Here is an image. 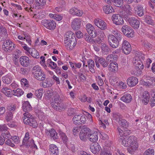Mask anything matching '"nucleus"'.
<instances>
[{"instance_id":"obj_1","label":"nucleus","mask_w":155,"mask_h":155,"mask_svg":"<svg viewBox=\"0 0 155 155\" xmlns=\"http://www.w3.org/2000/svg\"><path fill=\"white\" fill-rule=\"evenodd\" d=\"M122 39V35L119 33H116L114 35L109 34L108 36L109 44L114 48H117L119 46L120 42Z\"/></svg>"},{"instance_id":"obj_2","label":"nucleus","mask_w":155,"mask_h":155,"mask_svg":"<svg viewBox=\"0 0 155 155\" xmlns=\"http://www.w3.org/2000/svg\"><path fill=\"white\" fill-rule=\"evenodd\" d=\"M23 114L24 116L22 118L23 122L25 124L28 125L33 128L37 127V122L32 115L29 113H25Z\"/></svg>"},{"instance_id":"obj_3","label":"nucleus","mask_w":155,"mask_h":155,"mask_svg":"<svg viewBox=\"0 0 155 155\" xmlns=\"http://www.w3.org/2000/svg\"><path fill=\"white\" fill-rule=\"evenodd\" d=\"M128 147L127 150L129 153L132 154L136 150L138 147L136 138L134 136H128Z\"/></svg>"},{"instance_id":"obj_4","label":"nucleus","mask_w":155,"mask_h":155,"mask_svg":"<svg viewBox=\"0 0 155 155\" xmlns=\"http://www.w3.org/2000/svg\"><path fill=\"white\" fill-rule=\"evenodd\" d=\"M118 122L122 126L121 128L119 127L117 128L120 134H122V133L125 134H129L130 131L127 128L129 125L127 121L124 119H122Z\"/></svg>"},{"instance_id":"obj_5","label":"nucleus","mask_w":155,"mask_h":155,"mask_svg":"<svg viewBox=\"0 0 155 155\" xmlns=\"http://www.w3.org/2000/svg\"><path fill=\"white\" fill-rule=\"evenodd\" d=\"M124 18L125 20L128 22L133 28L138 29L140 26L139 21L134 17H132L127 15H124Z\"/></svg>"},{"instance_id":"obj_6","label":"nucleus","mask_w":155,"mask_h":155,"mask_svg":"<svg viewBox=\"0 0 155 155\" xmlns=\"http://www.w3.org/2000/svg\"><path fill=\"white\" fill-rule=\"evenodd\" d=\"M87 118L85 115L76 114L72 118L73 123L77 125L84 124L87 121Z\"/></svg>"},{"instance_id":"obj_7","label":"nucleus","mask_w":155,"mask_h":155,"mask_svg":"<svg viewBox=\"0 0 155 155\" xmlns=\"http://www.w3.org/2000/svg\"><path fill=\"white\" fill-rule=\"evenodd\" d=\"M2 47L5 51L10 52L14 49L15 46L11 41L6 40L3 43Z\"/></svg>"},{"instance_id":"obj_8","label":"nucleus","mask_w":155,"mask_h":155,"mask_svg":"<svg viewBox=\"0 0 155 155\" xmlns=\"http://www.w3.org/2000/svg\"><path fill=\"white\" fill-rule=\"evenodd\" d=\"M41 23L44 27L51 30H54L56 27L55 22L51 20L44 19L42 20Z\"/></svg>"},{"instance_id":"obj_9","label":"nucleus","mask_w":155,"mask_h":155,"mask_svg":"<svg viewBox=\"0 0 155 155\" xmlns=\"http://www.w3.org/2000/svg\"><path fill=\"white\" fill-rule=\"evenodd\" d=\"M111 18L113 23L116 25H122L124 23L123 18L119 14H113L112 15Z\"/></svg>"},{"instance_id":"obj_10","label":"nucleus","mask_w":155,"mask_h":155,"mask_svg":"<svg viewBox=\"0 0 155 155\" xmlns=\"http://www.w3.org/2000/svg\"><path fill=\"white\" fill-rule=\"evenodd\" d=\"M122 49L123 52L126 54L130 53L131 50V47L128 41L126 40L123 41L122 46Z\"/></svg>"},{"instance_id":"obj_11","label":"nucleus","mask_w":155,"mask_h":155,"mask_svg":"<svg viewBox=\"0 0 155 155\" xmlns=\"http://www.w3.org/2000/svg\"><path fill=\"white\" fill-rule=\"evenodd\" d=\"M86 28L87 32L92 38L96 37L97 32L91 24H87L86 25Z\"/></svg>"},{"instance_id":"obj_12","label":"nucleus","mask_w":155,"mask_h":155,"mask_svg":"<svg viewBox=\"0 0 155 155\" xmlns=\"http://www.w3.org/2000/svg\"><path fill=\"white\" fill-rule=\"evenodd\" d=\"M120 135L119 133V135H120L119 138L118 140L119 142H121L122 144L125 147H128V135L129 134H125L122 133V134H120Z\"/></svg>"},{"instance_id":"obj_13","label":"nucleus","mask_w":155,"mask_h":155,"mask_svg":"<svg viewBox=\"0 0 155 155\" xmlns=\"http://www.w3.org/2000/svg\"><path fill=\"white\" fill-rule=\"evenodd\" d=\"M61 100L59 95H56L54 97L51 105L53 108L56 110V108H58L61 104Z\"/></svg>"},{"instance_id":"obj_14","label":"nucleus","mask_w":155,"mask_h":155,"mask_svg":"<svg viewBox=\"0 0 155 155\" xmlns=\"http://www.w3.org/2000/svg\"><path fill=\"white\" fill-rule=\"evenodd\" d=\"M81 20L80 18H74L71 24L72 28L74 30L79 29L81 26Z\"/></svg>"},{"instance_id":"obj_15","label":"nucleus","mask_w":155,"mask_h":155,"mask_svg":"<svg viewBox=\"0 0 155 155\" xmlns=\"http://www.w3.org/2000/svg\"><path fill=\"white\" fill-rule=\"evenodd\" d=\"M94 23L96 25L102 30H105L107 28L105 23L102 20L97 18L94 20Z\"/></svg>"},{"instance_id":"obj_16","label":"nucleus","mask_w":155,"mask_h":155,"mask_svg":"<svg viewBox=\"0 0 155 155\" xmlns=\"http://www.w3.org/2000/svg\"><path fill=\"white\" fill-rule=\"evenodd\" d=\"M8 36L6 29L2 26H0V41L6 40Z\"/></svg>"},{"instance_id":"obj_17","label":"nucleus","mask_w":155,"mask_h":155,"mask_svg":"<svg viewBox=\"0 0 155 155\" xmlns=\"http://www.w3.org/2000/svg\"><path fill=\"white\" fill-rule=\"evenodd\" d=\"M127 84L130 87L135 86L138 83V79L135 77H130L127 80Z\"/></svg>"},{"instance_id":"obj_18","label":"nucleus","mask_w":155,"mask_h":155,"mask_svg":"<svg viewBox=\"0 0 155 155\" xmlns=\"http://www.w3.org/2000/svg\"><path fill=\"white\" fill-rule=\"evenodd\" d=\"M49 151L50 155H59V151L57 147L54 144L49 146Z\"/></svg>"},{"instance_id":"obj_19","label":"nucleus","mask_w":155,"mask_h":155,"mask_svg":"<svg viewBox=\"0 0 155 155\" xmlns=\"http://www.w3.org/2000/svg\"><path fill=\"white\" fill-rule=\"evenodd\" d=\"M71 41L70 42H68V41L67 42L65 41V42H64L67 49L69 50H72L74 47L76 46L77 44V41L76 38L72 39V40H71Z\"/></svg>"},{"instance_id":"obj_20","label":"nucleus","mask_w":155,"mask_h":155,"mask_svg":"<svg viewBox=\"0 0 155 155\" xmlns=\"http://www.w3.org/2000/svg\"><path fill=\"white\" fill-rule=\"evenodd\" d=\"M118 70V64L115 62L111 63L108 65V70L110 72L115 73Z\"/></svg>"},{"instance_id":"obj_21","label":"nucleus","mask_w":155,"mask_h":155,"mask_svg":"<svg viewBox=\"0 0 155 155\" xmlns=\"http://www.w3.org/2000/svg\"><path fill=\"white\" fill-rule=\"evenodd\" d=\"M33 77L37 80L41 81H44L46 77L45 73L42 70Z\"/></svg>"},{"instance_id":"obj_22","label":"nucleus","mask_w":155,"mask_h":155,"mask_svg":"<svg viewBox=\"0 0 155 155\" xmlns=\"http://www.w3.org/2000/svg\"><path fill=\"white\" fill-rule=\"evenodd\" d=\"M33 77L37 80L41 81H44L46 77L45 73L42 70Z\"/></svg>"},{"instance_id":"obj_23","label":"nucleus","mask_w":155,"mask_h":155,"mask_svg":"<svg viewBox=\"0 0 155 155\" xmlns=\"http://www.w3.org/2000/svg\"><path fill=\"white\" fill-rule=\"evenodd\" d=\"M29 58L26 56H22L20 58V62L21 64L24 67H27L29 64Z\"/></svg>"},{"instance_id":"obj_24","label":"nucleus","mask_w":155,"mask_h":155,"mask_svg":"<svg viewBox=\"0 0 155 155\" xmlns=\"http://www.w3.org/2000/svg\"><path fill=\"white\" fill-rule=\"evenodd\" d=\"M70 13L73 15L78 16H81L83 14L82 11L76 8H72L69 11Z\"/></svg>"},{"instance_id":"obj_25","label":"nucleus","mask_w":155,"mask_h":155,"mask_svg":"<svg viewBox=\"0 0 155 155\" xmlns=\"http://www.w3.org/2000/svg\"><path fill=\"white\" fill-rule=\"evenodd\" d=\"M36 2L35 8L41 9L44 8L46 4V0H35Z\"/></svg>"},{"instance_id":"obj_26","label":"nucleus","mask_w":155,"mask_h":155,"mask_svg":"<svg viewBox=\"0 0 155 155\" xmlns=\"http://www.w3.org/2000/svg\"><path fill=\"white\" fill-rule=\"evenodd\" d=\"M105 143L106 144H108L106 147L104 148V150L102 151L101 154V155H111V153H110V151L108 150H109V148L110 149V146H111V142L110 141H106Z\"/></svg>"},{"instance_id":"obj_27","label":"nucleus","mask_w":155,"mask_h":155,"mask_svg":"<svg viewBox=\"0 0 155 155\" xmlns=\"http://www.w3.org/2000/svg\"><path fill=\"white\" fill-rule=\"evenodd\" d=\"M22 108L25 113H29L28 112L32 110V107L30 103L28 101H25L22 104Z\"/></svg>"},{"instance_id":"obj_28","label":"nucleus","mask_w":155,"mask_h":155,"mask_svg":"<svg viewBox=\"0 0 155 155\" xmlns=\"http://www.w3.org/2000/svg\"><path fill=\"white\" fill-rule=\"evenodd\" d=\"M88 138L89 140L91 142H96L98 139V133L97 132H92Z\"/></svg>"},{"instance_id":"obj_29","label":"nucleus","mask_w":155,"mask_h":155,"mask_svg":"<svg viewBox=\"0 0 155 155\" xmlns=\"http://www.w3.org/2000/svg\"><path fill=\"white\" fill-rule=\"evenodd\" d=\"M101 147L98 143H94L93 145H91L90 147V150L94 153L96 154L100 150Z\"/></svg>"},{"instance_id":"obj_30","label":"nucleus","mask_w":155,"mask_h":155,"mask_svg":"<svg viewBox=\"0 0 155 155\" xmlns=\"http://www.w3.org/2000/svg\"><path fill=\"white\" fill-rule=\"evenodd\" d=\"M12 76L10 74H8L2 77V81L5 84H8L10 83L12 80Z\"/></svg>"},{"instance_id":"obj_31","label":"nucleus","mask_w":155,"mask_h":155,"mask_svg":"<svg viewBox=\"0 0 155 155\" xmlns=\"http://www.w3.org/2000/svg\"><path fill=\"white\" fill-rule=\"evenodd\" d=\"M142 102L145 105L147 104L149 102L150 99L149 93L147 91H145L142 95Z\"/></svg>"},{"instance_id":"obj_32","label":"nucleus","mask_w":155,"mask_h":155,"mask_svg":"<svg viewBox=\"0 0 155 155\" xmlns=\"http://www.w3.org/2000/svg\"><path fill=\"white\" fill-rule=\"evenodd\" d=\"M120 100L124 102L129 103L132 100V97L130 94H125L121 98Z\"/></svg>"},{"instance_id":"obj_33","label":"nucleus","mask_w":155,"mask_h":155,"mask_svg":"<svg viewBox=\"0 0 155 155\" xmlns=\"http://www.w3.org/2000/svg\"><path fill=\"white\" fill-rule=\"evenodd\" d=\"M69 38H71V40H72V39H74V38H76L75 35L71 31H68L66 33L65 35L64 42H65V41H67L68 39H69Z\"/></svg>"},{"instance_id":"obj_34","label":"nucleus","mask_w":155,"mask_h":155,"mask_svg":"<svg viewBox=\"0 0 155 155\" xmlns=\"http://www.w3.org/2000/svg\"><path fill=\"white\" fill-rule=\"evenodd\" d=\"M26 147H30V148L33 149V151L35 152V149L37 150L38 149L37 146L35 144L34 140L33 139H31L28 142L27 144L25 145Z\"/></svg>"},{"instance_id":"obj_35","label":"nucleus","mask_w":155,"mask_h":155,"mask_svg":"<svg viewBox=\"0 0 155 155\" xmlns=\"http://www.w3.org/2000/svg\"><path fill=\"white\" fill-rule=\"evenodd\" d=\"M87 62L90 71L92 73H94L95 72V70L94 68L95 64L94 61L91 59H88L87 60Z\"/></svg>"},{"instance_id":"obj_36","label":"nucleus","mask_w":155,"mask_h":155,"mask_svg":"<svg viewBox=\"0 0 155 155\" xmlns=\"http://www.w3.org/2000/svg\"><path fill=\"white\" fill-rule=\"evenodd\" d=\"M34 58H38L39 57V54L37 50L34 48H31L29 53Z\"/></svg>"},{"instance_id":"obj_37","label":"nucleus","mask_w":155,"mask_h":155,"mask_svg":"<svg viewBox=\"0 0 155 155\" xmlns=\"http://www.w3.org/2000/svg\"><path fill=\"white\" fill-rule=\"evenodd\" d=\"M136 8L137 10V15L138 16L141 17L144 15V10L141 5H138Z\"/></svg>"},{"instance_id":"obj_38","label":"nucleus","mask_w":155,"mask_h":155,"mask_svg":"<svg viewBox=\"0 0 155 155\" xmlns=\"http://www.w3.org/2000/svg\"><path fill=\"white\" fill-rule=\"evenodd\" d=\"M41 70V67L39 65H37L34 66L32 68L31 71V73L33 76H34Z\"/></svg>"},{"instance_id":"obj_39","label":"nucleus","mask_w":155,"mask_h":155,"mask_svg":"<svg viewBox=\"0 0 155 155\" xmlns=\"http://www.w3.org/2000/svg\"><path fill=\"white\" fill-rule=\"evenodd\" d=\"M2 92L5 94L6 96L9 97H11L13 92L11 89L8 88L7 87H3L1 90Z\"/></svg>"},{"instance_id":"obj_40","label":"nucleus","mask_w":155,"mask_h":155,"mask_svg":"<svg viewBox=\"0 0 155 155\" xmlns=\"http://www.w3.org/2000/svg\"><path fill=\"white\" fill-rule=\"evenodd\" d=\"M114 119L117 122L122 119V115L118 112H114L113 114Z\"/></svg>"},{"instance_id":"obj_41","label":"nucleus","mask_w":155,"mask_h":155,"mask_svg":"<svg viewBox=\"0 0 155 155\" xmlns=\"http://www.w3.org/2000/svg\"><path fill=\"white\" fill-rule=\"evenodd\" d=\"M48 132L50 136L53 139H56L58 138V134L54 129H51V130H49Z\"/></svg>"},{"instance_id":"obj_42","label":"nucleus","mask_w":155,"mask_h":155,"mask_svg":"<svg viewBox=\"0 0 155 155\" xmlns=\"http://www.w3.org/2000/svg\"><path fill=\"white\" fill-rule=\"evenodd\" d=\"M103 10L105 13L109 14L113 12L114 11L112 7L110 5H107L103 8Z\"/></svg>"},{"instance_id":"obj_43","label":"nucleus","mask_w":155,"mask_h":155,"mask_svg":"<svg viewBox=\"0 0 155 155\" xmlns=\"http://www.w3.org/2000/svg\"><path fill=\"white\" fill-rule=\"evenodd\" d=\"M98 61L104 68L107 67L108 64V62L106 61L105 59L102 58L98 57Z\"/></svg>"},{"instance_id":"obj_44","label":"nucleus","mask_w":155,"mask_h":155,"mask_svg":"<svg viewBox=\"0 0 155 155\" xmlns=\"http://www.w3.org/2000/svg\"><path fill=\"white\" fill-rule=\"evenodd\" d=\"M12 94L15 96L18 97H20L24 93L23 91L21 89L17 88L16 90H13Z\"/></svg>"},{"instance_id":"obj_45","label":"nucleus","mask_w":155,"mask_h":155,"mask_svg":"<svg viewBox=\"0 0 155 155\" xmlns=\"http://www.w3.org/2000/svg\"><path fill=\"white\" fill-rule=\"evenodd\" d=\"M59 135L60 137L63 141L64 143H66L68 141V138L65 135V134L64 132L60 131L59 132Z\"/></svg>"},{"instance_id":"obj_46","label":"nucleus","mask_w":155,"mask_h":155,"mask_svg":"<svg viewBox=\"0 0 155 155\" xmlns=\"http://www.w3.org/2000/svg\"><path fill=\"white\" fill-rule=\"evenodd\" d=\"M138 59H137V62H135V66L137 67L139 69L141 70L143 69L144 66L143 64V63L142 62V61L137 60Z\"/></svg>"},{"instance_id":"obj_47","label":"nucleus","mask_w":155,"mask_h":155,"mask_svg":"<svg viewBox=\"0 0 155 155\" xmlns=\"http://www.w3.org/2000/svg\"><path fill=\"white\" fill-rule=\"evenodd\" d=\"M30 138V135L29 132H27L25 133V136L22 141V144L23 145H25L28 143V141Z\"/></svg>"},{"instance_id":"obj_48","label":"nucleus","mask_w":155,"mask_h":155,"mask_svg":"<svg viewBox=\"0 0 155 155\" xmlns=\"http://www.w3.org/2000/svg\"><path fill=\"white\" fill-rule=\"evenodd\" d=\"M81 131L82 133H84L85 135L87 136V138L92 133V132L91 131V130L90 129L87 127L84 128L81 130Z\"/></svg>"},{"instance_id":"obj_49","label":"nucleus","mask_w":155,"mask_h":155,"mask_svg":"<svg viewBox=\"0 0 155 155\" xmlns=\"http://www.w3.org/2000/svg\"><path fill=\"white\" fill-rule=\"evenodd\" d=\"M43 94V90L42 89L37 90L35 91V95L39 99L41 98Z\"/></svg>"},{"instance_id":"obj_50","label":"nucleus","mask_w":155,"mask_h":155,"mask_svg":"<svg viewBox=\"0 0 155 155\" xmlns=\"http://www.w3.org/2000/svg\"><path fill=\"white\" fill-rule=\"evenodd\" d=\"M101 48L102 51L104 52H108L110 50L108 46L104 43L101 44Z\"/></svg>"},{"instance_id":"obj_51","label":"nucleus","mask_w":155,"mask_h":155,"mask_svg":"<svg viewBox=\"0 0 155 155\" xmlns=\"http://www.w3.org/2000/svg\"><path fill=\"white\" fill-rule=\"evenodd\" d=\"M1 135L4 139H9L10 137H11L10 134L8 130L2 132Z\"/></svg>"},{"instance_id":"obj_52","label":"nucleus","mask_w":155,"mask_h":155,"mask_svg":"<svg viewBox=\"0 0 155 155\" xmlns=\"http://www.w3.org/2000/svg\"><path fill=\"white\" fill-rule=\"evenodd\" d=\"M154 150L153 149L149 148L145 150L143 155H154Z\"/></svg>"},{"instance_id":"obj_53","label":"nucleus","mask_w":155,"mask_h":155,"mask_svg":"<svg viewBox=\"0 0 155 155\" xmlns=\"http://www.w3.org/2000/svg\"><path fill=\"white\" fill-rule=\"evenodd\" d=\"M21 83L22 86L25 88L28 87L29 86L28 80L25 78L21 79Z\"/></svg>"},{"instance_id":"obj_54","label":"nucleus","mask_w":155,"mask_h":155,"mask_svg":"<svg viewBox=\"0 0 155 155\" xmlns=\"http://www.w3.org/2000/svg\"><path fill=\"white\" fill-rule=\"evenodd\" d=\"M145 17V22L149 25L153 24V20L151 19V17L149 15H146Z\"/></svg>"},{"instance_id":"obj_55","label":"nucleus","mask_w":155,"mask_h":155,"mask_svg":"<svg viewBox=\"0 0 155 155\" xmlns=\"http://www.w3.org/2000/svg\"><path fill=\"white\" fill-rule=\"evenodd\" d=\"M136 58L139 59V60L143 61L144 59V55L141 52H138L135 54Z\"/></svg>"},{"instance_id":"obj_56","label":"nucleus","mask_w":155,"mask_h":155,"mask_svg":"<svg viewBox=\"0 0 155 155\" xmlns=\"http://www.w3.org/2000/svg\"><path fill=\"white\" fill-rule=\"evenodd\" d=\"M68 105L66 104H61L60 105L58 106V107L56 108V110L57 111H60L63 109H67L68 107Z\"/></svg>"},{"instance_id":"obj_57","label":"nucleus","mask_w":155,"mask_h":155,"mask_svg":"<svg viewBox=\"0 0 155 155\" xmlns=\"http://www.w3.org/2000/svg\"><path fill=\"white\" fill-rule=\"evenodd\" d=\"M131 28L127 25H123L122 28V31L124 34L128 32Z\"/></svg>"},{"instance_id":"obj_58","label":"nucleus","mask_w":155,"mask_h":155,"mask_svg":"<svg viewBox=\"0 0 155 155\" xmlns=\"http://www.w3.org/2000/svg\"><path fill=\"white\" fill-rule=\"evenodd\" d=\"M51 84L47 79L45 81L42 82V86L44 88L50 87L51 86Z\"/></svg>"},{"instance_id":"obj_59","label":"nucleus","mask_w":155,"mask_h":155,"mask_svg":"<svg viewBox=\"0 0 155 155\" xmlns=\"http://www.w3.org/2000/svg\"><path fill=\"white\" fill-rule=\"evenodd\" d=\"M13 114L11 111H8L6 113V119L7 121L11 120L13 118Z\"/></svg>"},{"instance_id":"obj_60","label":"nucleus","mask_w":155,"mask_h":155,"mask_svg":"<svg viewBox=\"0 0 155 155\" xmlns=\"http://www.w3.org/2000/svg\"><path fill=\"white\" fill-rule=\"evenodd\" d=\"M5 143L6 145L12 147H14L15 146L14 143H12V140H10V139H7V140L5 141Z\"/></svg>"},{"instance_id":"obj_61","label":"nucleus","mask_w":155,"mask_h":155,"mask_svg":"<svg viewBox=\"0 0 155 155\" xmlns=\"http://www.w3.org/2000/svg\"><path fill=\"white\" fill-rule=\"evenodd\" d=\"M79 137L81 140L83 141H85L87 140V136L85 135L84 133L80 132L79 134Z\"/></svg>"},{"instance_id":"obj_62","label":"nucleus","mask_w":155,"mask_h":155,"mask_svg":"<svg viewBox=\"0 0 155 155\" xmlns=\"http://www.w3.org/2000/svg\"><path fill=\"white\" fill-rule=\"evenodd\" d=\"M124 35H126L128 37H133L134 36V31L132 29V28L130 29Z\"/></svg>"},{"instance_id":"obj_63","label":"nucleus","mask_w":155,"mask_h":155,"mask_svg":"<svg viewBox=\"0 0 155 155\" xmlns=\"http://www.w3.org/2000/svg\"><path fill=\"white\" fill-rule=\"evenodd\" d=\"M114 3V5L117 7L120 6L121 3V0H111Z\"/></svg>"},{"instance_id":"obj_64","label":"nucleus","mask_w":155,"mask_h":155,"mask_svg":"<svg viewBox=\"0 0 155 155\" xmlns=\"http://www.w3.org/2000/svg\"><path fill=\"white\" fill-rule=\"evenodd\" d=\"M11 139L15 143H18L19 142V138L18 136H14Z\"/></svg>"}]
</instances>
